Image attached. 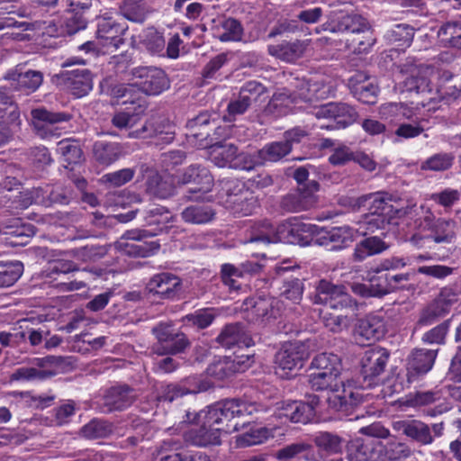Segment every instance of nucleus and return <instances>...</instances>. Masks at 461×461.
<instances>
[{
    "label": "nucleus",
    "instance_id": "29",
    "mask_svg": "<svg viewBox=\"0 0 461 461\" xmlns=\"http://www.w3.org/2000/svg\"><path fill=\"white\" fill-rule=\"evenodd\" d=\"M387 331L386 322L381 315L369 314L359 321L357 334L366 340H379Z\"/></svg>",
    "mask_w": 461,
    "mask_h": 461
},
{
    "label": "nucleus",
    "instance_id": "1",
    "mask_svg": "<svg viewBox=\"0 0 461 461\" xmlns=\"http://www.w3.org/2000/svg\"><path fill=\"white\" fill-rule=\"evenodd\" d=\"M263 408L256 403L239 399H227L215 402L199 412L187 411L185 422L192 423V427L184 432L186 442L194 446L206 447L208 445H219L222 432L230 433L238 430L237 424L232 429L226 424L237 417L252 415L262 411Z\"/></svg>",
    "mask_w": 461,
    "mask_h": 461
},
{
    "label": "nucleus",
    "instance_id": "41",
    "mask_svg": "<svg viewBox=\"0 0 461 461\" xmlns=\"http://www.w3.org/2000/svg\"><path fill=\"white\" fill-rule=\"evenodd\" d=\"M6 78L16 82V88L28 92L35 91L42 83L41 73L33 70H28L24 73H8Z\"/></svg>",
    "mask_w": 461,
    "mask_h": 461
},
{
    "label": "nucleus",
    "instance_id": "34",
    "mask_svg": "<svg viewBox=\"0 0 461 461\" xmlns=\"http://www.w3.org/2000/svg\"><path fill=\"white\" fill-rule=\"evenodd\" d=\"M131 104L132 106L126 107L114 113L112 119L113 126L121 130H131L142 120L145 111L143 105L140 104H136V103Z\"/></svg>",
    "mask_w": 461,
    "mask_h": 461
},
{
    "label": "nucleus",
    "instance_id": "35",
    "mask_svg": "<svg viewBox=\"0 0 461 461\" xmlns=\"http://www.w3.org/2000/svg\"><path fill=\"white\" fill-rule=\"evenodd\" d=\"M217 341L224 348H230L235 345L250 347L252 339L248 337L240 324L227 325L217 337Z\"/></svg>",
    "mask_w": 461,
    "mask_h": 461
},
{
    "label": "nucleus",
    "instance_id": "5",
    "mask_svg": "<svg viewBox=\"0 0 461 461\" xmlns=\"http://www.w3.org/2000/svg\"><path fill=\"white\" fill-rule=\"evenodd\" d=\"M173 215L163 206L156 205L146 212L145 221L148 226H157L149 230H132L125 232L120 240L116 242L118 249L132 257L146 258L153 255L158 249L157 242L138 243L141 240L158 235L167 230Z\"/></svg>",
    "mask_w": 461,
    "mask_h": 461
},
{
    "label": "nucleus",
    "instance_id": "55",
    "mask_svg": "<svg viewBox=\"0 0 461 461\" xmlns=\"http://www.w3.org/2000/svg\"><path fill=\"white\" fill-rule=\"evenodd\" d=\"M260 164H263V162L258 156V152L257 155L252 156L248 153H238L236 151L232 160L231 168L249 171L253 169L257 165Z\"/></svg>",
    "mask_w": 461,
    "mask_h": 461
},
{
    "label": "nucleus",
    "instance_id": "21",
    "mask_svg": "<svg viewBox=\"0 0 461 461\" xmlns=\"http://www.w3.org/2000/svg\"><path fill=\"white\" fill-rule=\"evenodd\" d=\"M153 333L158 339V344L154 346L153 350L158 355L176 354L188 345L185 336L175 333L171 325L160 323L153 328Z\"/></svg>",
    "mask_w": 461,
    "mask_h": 461
},
{
    "label": "nucleus",
    "instance_id": "8",
    "mask_svg": "<svg viewBox=\"0 0 461 461\" xmlns=\"http://www.w3.org/2000/svg\"><path fill=\"white\" fill-rule=\"evenodd\" d=\"M359 203L368 205L369 215L365 218L366 230L374 232L389 223L393 218L410 216L412 218L415 204L406 208L398 207L395 196L386 192H377L359 198Z\"/></svg>",
    "mask_w": 461,
    "mask_h": 461
},
{
    "label": "nucleus",
    "instance_id": "6",
    "mask_svg": "<svg viewBox=\"0 0 461 461\" xmlns=\"http://www.w3.org/2000/svg\"><path fill=\"white\" fill-rule=\"evenodd\" d=\"M131 83L116 85L111 90V95L122 99V104L136 103L140 91L150 95H158L169 87L166 73L158 68L140 67L131 72Z\"/></svg>",
    "mask_w": 461,
    "mask_h": 461
},
{
    "label": "nucleus",
    "instance_id": "37",
    "mask_svg": "<svg viewBox=\"0 0 461 461\" xmlns=\"http://www.w3.org/2000/svg\"><path fill=\"white\" fill-rule=\"evenodd\" d=\"M214 216L215 211L211 205L204 203L190 205L181 212L183 221L191 224L209 223Z\"/></svg>",
    "mask_w": 461,
    "mask_h": 461
},
{
    "label": "nucleus",
    "instance_id": "12",
    "mask_svg": "<svg viewBox=\"0 0 461 461\" xmlns=\"http://www.w3.org/2000/svg\"><path fill=\"white\" fill-rule=\"evenodd\" d=\"M312 301L317 304L329 305L333 310L354 311L356 308L353 299L344 286L333 285L325 279L316 284Z\"/></svg>",
    "mask_w": 461,
    "mask_h": 461
},
{
    "label": "nucleus",
    "instance_id": "45",
    "mask_svg": "<svg viewBox=\"0 0 461 461\" xmlns=\"http://www.w3.org/2000/svg\"><path fill=\"white\" fill-rule=\"evenodd\" d=\"M240 369L241 367L237 366L230 357H223L212 363L206 372L208 376L215 380H223Z\"/></svg>",
    "mask_w": 461,
    "mask_h": 461
},
{
    "label": "nucleus",
    "instance_id": "40",
    "mask_svg": "<svg viewBox=\"0 0 461 461\" xmlns=\"http://www.w3.org/2000/svg\"><path fill=\"white\" fill-rule=\"evenodd\" d=\"M272 437H274V429L253 426L249 430L237 436L236 442L239 447H249L262 444Z\"/></svg>",
    "mask_w": 461,
    "mask_h": 461
},
{
    "label": "nucleus",
    "instance_id": "38",
    "mask_svg": "<svg viewBox=\"0 0 461 461\" xmlns=\"http://www.w3.org/2000/svg\"><path fill=\"white\" fill-rule=\"evenodd\" d=\"M389 249L381 238L377 236L369 237L357 244L354 250V258L357 261H363L368 257L380 254Z\"/></svg>",
    "mask_w": 461,
    "mask_h": 461
},
{
    "label": "nucleus",
    "instance_id": "4",
    "mask_svg": "<svg viewBox=\"0 0 461 461\" xmlns=\"http://www.w3.org/2000/svg\"><path fill=\"white\" fill-rule=\"evenodd\" d=\"M320 227L305 223L297 218H291L274 227L268 221H263L252 228L249 242H284L306 246L315 244Z\"/></svg>",
    "mask_w": 461,
    "mask_h": 461
},
{
    "label": "nucleus",
    "instance_id": "48",
    "mask_svg": "<svg viewBox=\"0 0 461 461\" xmlns=\"http://www.w3.org/2000/svg\"><path fill=\"white\" fill-rule=\"evenodd\" d=\"M438 36L445 45L461 46V24L458 22L447 23L440 27Z\"/></svg>",
    "mask_w": 461,
    "mask_h": 461
},
{
    "label": "nucleus",
    "instance_id": "64",
    "mask_svg": "<svg viewBox=\"0 0 461 461\" xmlns=\"http://www.w3.org/2000/svg\"><path fill=\"white\" fill-rule=\"evenodd\" d=\"M384 453L385 459L399 460L408 457L411 455V449L404 443L390 440L386 446V449L384 448Z\"/></svg>",
    "mask_w": 461,
    "mask_h": 461
},
{
    "label": "nucleus",
    "instance_id": "2",
    "mask_svg": "<svg viewBox=\"0 0 461 461\" xmlns=\"http://www.w3.org/2000/svg\"><path fill=\"white\" fill-rule=\"evenodd\" d=\"M313 370L309 375V384L315 391L327 392V402L335 411L348 412L360 403L363 394L353 381L340 380L342 364L340 357L333 353H321L311 363Z\"/></svg>",
    "mask_w": 461,
    "mask_h": 461
},
{
    "label": "nucleus",
    "instance_id": "51",
    "mask_svg": "<svg viewBox=\"0 0 461 461\" xmlns=\"http://www.w3.org/2000/svg\"><path fill=\"white\" fill-rule=\"evenodd\" d=\"M158 461H185L186 449L177 443L165 441L158 454Z\"/></svg>",
    "mask_w": 461,
    "mask_h": 461
},
{
    "label": "nucleus",
    "instance_id": "28",
    "mask_svg": "<svg viewBox=\"0 0 461 461\" xmlns=\"http://www.w3.org/2000/svg\"><path fill=\"white\" fill-rule=\"evenodd\" d=\"M276 300L273 298L258 300L250 299L246 303V319L251 322L268 321L270 318H276V312L274 304Z\"/></svg>",
    "mask_w": 461,
    "mask_h": 461
},
{
    "label": "nucleus",
    "instance_id": "58",
    "mask_svg": "<svg viewBox=\"0 0 461 461\" xmlns=\"http://www.w3.org/2000/svg\"><path fill=\"white\" fill-rule=\"evenodd\" d=\"M311 450V446L305 443H294L279 449L276 456L279 460H289L300 454L305 453L304 457L309 459L308 454Z\"/></svg>",
    "mask_w": 461,
    "mask_h": 461
},
{
    "label": "nucleus",
    "instance_id": "42",
    "mask_svg": "<svg viewBox=\"0 0 461 461\" xmlns=\"http://www.w3.org/2000/svg\"><path fill=\"white\" fill-rule=\"evenodd\" d=\"M23 273V265L20 261H0V288L14 285Z\"/></svg>",
    "mask_w": 461,
    "mask_h": 461
},
{
    "label": "nucleus",
    "instance_id": "46",
    "mask_svg": "<svg viewBox=\"0 0 461 461\" xmlns=\"http://www.w3.org/2000/svg\"><path fill=\"white\" fill-rule=\"evenodd\" d=\"M381 114L396 122L412 120L416 115V109L404 104L391 103L382 106Z\"/></svg>",
    "mask_w": 461,
    "mask_h": 461
},
{
    "label": "nucleus",
    "instance_id": "59",
    "mask_svg": "<svg viewBox=\"0 0 461 461\" xmlns=\"http://www.w3.org/2000/svg\"><path fill=\"white\" fill-rule=\"evenodd\" d=\"M215 316L216 314L213 310L203 309L196 311L193 314L186 315L185 320L200 329H204L212 323Z\"/></svg>",
    "mask_w": 461,
    "mask_h": 461
},
{
    "label": "nucleus",
    "instance_id": "17",
    "mask_svg": "<svg viewBox=\"0 0 461 461\" xmlns=\"http://www.w3.org/2000/svg\"><path fill=\"white\" fill-rule=\"evenodd\" d=\"M366 231H359L350 226L343 225L332 228H320L316 245L330 247V249L339 250L350 246L359 235H366Z\"/></svg>",
    "mask_w": 461,
    "mask_h": 461
},
{
    "label": "nucleus",
    "instance_id": "47",
    "mask_svg": "<svg viewBox=\"0 0 461 461\" xmlns=\"http://www.w3.org/2000/svg\"><path fill=\"white\" fill-rule=\"evenodd\" d=\"M455 157L451 153H436L420 165L422 171L440 172L449 169L454 162Z\"/></svg>",
    "mask_w": 461,
    "mask_h": 461
},
{
    "label": "nucleus",
    "instance_id": "13",
    "mask_svg": "<svg viewBox=\"0 0 461 461\" xmlns=\"http://www.w3.org/2000/svg\"><path fill=\"white\" fill-rule=\"evenodd\" d=\"M389 357V352L380 347L371 348L365 351L360 362L363 377L362 388L373 387L380 383V376L384 372Z\"/></svg>",
    "mask_w": 461,
    "mask_h": 461
},
{
    "label": "nucleus",
    "instance_id": "15",
    "mask_svg": "<svg viewBox=\"0 0 461 461\" xmlns=\"http://www.w3.org/2000/svg\"><path fill=\"white\" fill-rule=\"evenodd\" d=\"M320 185L317 181H308L296 191L285 195L281 207L289 212H300L315 208L318 205L317 192Z\"/></svg>",
    "mask_w": 461,
    "mask_h": 461
},
{
    "label": "nucleus",
    "instance_id": "9",
    "mask_svg": "<svg viewBox=\"0 0 461 461\" xmlns=\"http://www.w3.org/2000/svg\"><path fill=\"white\" fill-rule=\"evenodd\" d=\"M309 357V350L301 341L285 343L276 352L275 363L276 374L282 378L294 376Z\"/></svg>",
    "mask_w": 461,
    "mask_h": 461
},
{
    "label": "nucleus",
    "instance_id": "31",
    "mask_svg": "<svg viewBox=\"0 0 461 461\" xmlns=\"http://www.w3.org/2000/svg\"><path fill=\"white\" fill-rule=\"evenodd\" d=\"M308 41H295L293 42H282L268 47L270 55L286 62H294L303 56L306 51Z\"/></svg>",
    "mask_w": 461,
    "mask_h": 461
},
{
    "label": "nucleus",
    "instance_id": "25",
    "mask_svg": "<svg viewBox=\"0 0 461 461\" xmlns=\"http://www.w3.org/2000/svg\"><path fill=\"white\" fill-rule=\"evenodd\" d=\"M212 176L209 170L200 165H192L181 175L176 176L177 184L185 185L194 183L199 185L198 188L190 190L192 194L197 192L203 194L208 193L212 188Z\"/></svg>",
    "mask_w": 461,
    "mask_h": 461
},
{
    "label": "nucleus",
    "instance_id": "18",
    "mask_svg": "<svg viewBox=\"0 0 461 461\" xmlns=\"http://www.w3.org/2000/svg\"><path fill=\"white\" fill-rule=\"evenodd\" d=\"M319 402L320 401L317 396L310 397L309 402L297 401L283 402L278 404L276 415L280 419L305 424L313 420Z\"/></svg>",
    "mask_w": 461,
    "mask_h": 461
},
{
    "label": "nucleus",
    "instance_id": "61",
    "mask_svg": "<svg viewBox=\"0 0 461 461\" xmlns=\"http://www.w3.org/2000/svg\"><path fill=\"white\" fill-rule=\"evenodd\" d=\"M340 27L345 31L359 33L364 32L369 29L368 23L366 19L358 14H348L342 18Z\"/></svg>",
    "mask_w": 461,
    "mask_h": 461
},
{
    "label": "nucleus",
    "instance_id": "23",
    "mask_svg": "<svg viewBox=\"0 0 461 461\" xmlns=\"http://www.w3.org/2000/svg\"><path fill=\"white\" fill-rule=\"evenodd\" d=\"M438 351L417 348L411 351L407 359V381L409 384L426 375L433 366Z\"/></svg>",
    "mask_w": 461,
    "mask_h": 461
},
{
    "label": "nucleus",
    "instance_id": "33",
    "mask_svg": "<svg viewBox=\"0 0 461 461\" xmlns=\"http://www.w3.org/2000/svg\"><path fill=\"white\" fill-rule=\"evenodd\" d=\"M134 399L132 391L127 386H115L107 391L104 404L107 411L122 410L131 404Z\"/></svg>",
    "mask_w": 461,
    "mask_h": 461
},
{
    "label": "nucleus",
    "instance_id": "11",
    "mask_svg": "<svg viewBox=\"0 0 461 461\" xmlns=\"http://www.w3.org/2000/svg\"><path fill=\"white\" fill-rule=\"evenodd\" d=\"M438 77L439 72L430 66H415L410 69L409 74L403 79L402 91L415 92L416 94L427 93L432 95L429 97V100H435L436 96H434L431 85L433 80ZM435 95H438L439 98L444 97L442 90L438 88H436Z\"/></svg>",
    "mask_w": 461,
    "mask_h": 461
},
{
    "label": "nucleus",
    "instance_id": "10",
    "mask_svg": "<svg viewBox=\"0 0 461 461\" xmlns=\"http://www.w3.org/2000/svg\"><path fill=\"white\" fill-rule=\"evenodd\" d=\"M62 358L47 356L35 358L32 366L17 368L11 375L14 381H43L59 373Z\"/></svg>",
    "mask_w": 461,
    "mask_h": 461
},
{
    "label": "nucleus",
    "instance_id": "44",
    "mask_svg": "<svg viewBox=\"0 0 461 461\" xmlns=\"http://www.w3.org/2000/svg\"><path fill=\"white\" fill-rule=\"evenodd\" d=\"M127 27L125 24H121L114 28V30H111L100 36L98 39V44L101 46L98 49V51L103 52H113L119 49V47L123 43L122 35L126 32Z\"/></svg>",
    "mask_w": 461,
    "mask_h": 461
},
{
    "label": "nucleus",
    "instance_id": "54",
    "mask_svg": "<svg viewBox=\"0 0 461 461\" xmlns=\"http://www.w3.org/2000/svg\"><path fill=\"white\" fill-rule=\"evenodd\" d=\"M57 151L69 164L77 163L82 157V150L78 144L68 139L62 140L58 143Z\"/></svg>",
    "mask_w": 461,
    "mask_h": 461
},
{
    "label": "nucleus",
    "instance_id": "27",
    "mask_svg": "<svg viewBox=\"0 0 461 461\" xmlns=\"http://www.w3.org/2000/svg\"><path fill=\"white\" fill-rule=\"evenodd\" d=\"M212 35L221 42L240 41L243 36V27L233 18L213 20Z\"/></svg>",
    "mask_w": 461,
    "mask_h": 461
},
{
    "label": "nucleus",
    "instance_id": "14",
    "mask_svg": "<svg viewBox=\"0 0 461 461\" xmlns=\"http://www.w3.org/2000/svg\"><path fill=\"white\" fill-rule=\"evenodd\" d=\"M312 113L317 119L331 120L328 124H320L319 128L327 130L342 129L352 124L357 118L356 110L343 103H328L313 108Z\"/></svg>",
    "mask_w": 461,
    "mask_h": 461
},
{
    "label": "nucleus",
    "instance_id": "56",
    "mask_svg": "<svg viewBox=\"0 0 461 461\" xmlns=\"http://www.w3.org/2000/svg\"><path fill=\"white\" fill-rule=\"evenodd\" d=\"M377 92V86L370 82L358 84L353 88L354 95L360 102L369 104L375 103Z\"/></svg>",
    "mask_w": 461,
    "mask_h": 461
},
{
    "label": "nucleus",
    "instance_id": "62",
    "mask_svg": "<svg viewBox=\"0 0 461 461\" xmlns=\"http://www.w3.org/2000/svg\"><path fill=\"white\" fill-rule=\"evenodd\" d=\"M424 131L420 122L414 121L413 122H402L400 123L398 128L394 131L395 137L399 140L402 139H412L418 137Z\"/></svg>",
    "mask_w": 461,
    "mask_h": 461
},
{
    "label": "nucleus",
    "instance_id": "3",
    "mask_svg": "<svg viewBox=\"0 0 461 461\" xmlns=\"http://www.w3.org/2000/svg\"><path fill=\"white\" fill-rule=\"evenodd\" d=\"M330 80L314 75L308 78L296 77L293 83L295 87L292 92L284 89L276 93L269 102L268 109L277 115H284L294 109H304L307 104L325 99L333 92Z\"/></svg>",
    "mask_w": 461,
    "mask_h": 461
},
{
    "label": "nucleus",
    "instance_id": "57",
    "mask_svg": "<svg viewBox=\"0 0 461 461\" xmlns=\"http://www.w3.org/2000/svg\"><path fill=\"white\" fill-rule=\"evenodd\" d=\"M460 192L456 189L445 188L440 192L434 193L430 199L440 206L450 208L460 199Z\"/></svg>",
    "mask_w": 461,
    "mask_h": 461
},
{
    "label": "nucleus",
    "instance_id": "39",
    "mask_svg": "<svg viewBox=\"0 0 461 461\" xmlns=\"http://www.w3.org/2000/svg\"><path fill=\"white\" fill-rule=\"evenodd\" d=\"M236 147L228 143H215L210 147L209 157L211 161L219 167H230Z\"/></svg>",
    "mask_w": 461,
    "mask_h": 461
},
{
    "label": "nucleus",
    "instance_id": "49",
    "mask_svg": "<svg viewBox=\"0 0 461 461\" xmlns=\"http://www.w3.org/2000/svg\"><path fill=\"white\" fill-rule=\"evenodd\" d=\"M94 156L102 165H111L119 157V149L114 143L96 142L94 146Z\"/></svg>",
    "mask_w": 461,
    "mask_h": 461
},
{
    "label": "nucleus",
    "instance_id": "26",
    "mask_svg": "<svg viewBox=\"0 0 461 461\" xmlns=\"http://www.w3.org/2000/svg\"><path fill=\"white\" fill-rule=\"evenodd\" d=\"M212 382L203 381L196 376L189 377L181 384L167 385L161 398L164 401L173 402L175 399L188 393H197L206 391L212 387Z\"/></svg>",
    "mask_w": 461,
    "mask_h": 461
},
{
    "label": "nucleus",
    "instance_id": "24",
    "mask_svg": "<svg viewBox=\"0 0 461 461\" xmlns=\"http://www.w3.org/2000/svg\"><path fill=\"white\" fill-rule=\"evenodd\" d=\"M180 286V278L167 272L154 275L147 285L149 292L158 295L161 299L174 298Z\"/></svg>",
    "mask_w": 461,
    "mask_h": 461
},
{
    "label": "nucleus",
    "instance_id": "7",
    "mask_svg": "<svg viewBox=\"0 0 461 461\" xmlns=\"http://www.w3.org/2000/svg\"><path fill=\"white\" fill-rule=\"evenodd\" d=\"M417 216L419 218L415 220V225L418 231L410 238L412 245L422 248L427 240H432L438 244H449L454 241L456 230L455 221L436 219L430 209L423 205H415L412 218Z\"/></svg>",
    "mask_w": 461,
    "mask_h": 461
},
{
    "label": "nucleus",
    "instance_id": "19",
    "mask_svg": "<svg viewBox=\"0 0 461 461\" xmlns=\"http://www.w3.org/2000/svg\"><path fill=\"white\" fill-rule=\"evenodd\" d=\"M349 461H384V445L373 438H357L348 445Z\"/></svg>",
    "mask_w": 461,
    "mask_h": 461
},
{
    "label": "nucleus",
    "instance_id": "30",
    "mask_svg": "<svg viewBox=\"0 0 461 461\" xmlns=\"http://www.w3.org/2000/svg\"><path fill=\"white\" fill-rule=\"evenodd\" d=\"M393 428L420 444L428 445L433 441L430 428L420 420L396 421Z\"/></svg>",
    "mask_w": 461,
    "mask_h": 461
},
{
    "label": "nucleus",
    "instance_id": "36",
    "mask_svg": "<svg viewBox=\"0 0 461 461\" xmlns=\"http://www.w3.org/2000/svg\"><path fill=\"white\" fill-rule=\"evenodd\" d=\"M175 183H176V176H162L154 174L149 177L147 188L150 194L165 199L174 194Z\"/></svg>",
    "mask_w": 461,
    "mask_h": 461
},
{
    "label": "nucleus",
    "instance_id": "53",
    "mask_svg": "<svg viewBox=\"0 0 461 461\" xmlns=\"http://www.w3.org/2000/svg\"><path fill=\"white\" fill-rule=\"evenodd\" d=\"M143 44L150 53L165 56V39L163 35L155 29L149 28L145 32Z\"/></svg>",
    "mask_w": 461,
    "mask_h": 461
},
{
    "label": "nucleus",
    "instance_id": "63",
    "mask_svg": "<svg viewBox=\"0 0 461 461\" xmlns=\"http://www.w3.org/2000/svg\"><path fill=\"white\" fill-rule=\"evenodd\" d=\"M355 151L345 145H340L332 150L329 161L333 166H344L353 161Z\"/></svg>",
    "mask_w": 461,
    "mask_h": 461
},
{
    "label": "nucleus",
    "instance_id": "52",
    "mask_svg": "<svg viewBox=\"0 0 461 461\" xmlns=\"http://www.w3.org/2000/svg\"><path fill=\"white\" fill-rule=\"evenodd\" d=\"M320 315L324 326L334 333H339L348 328L351 321L348 315H337L328 312H321Z\"/></svg>",
    "mask_w": 461,
    "mask_h": 461
},
{
    "label": "nucleus",
    "instance_id": "60",
    "mask_svg": "<svg viewBox=\"0 0 461 461\" xmlns=\"http://www.w3.org/2000/svg\"><path fill=\"white\" fill-rule=\"evenodd\" d=\"M316 445L331 453H338L342 449V442L341 439L335 435H332L328 432L321 433L315 438Z\"/></svg>",
    "mask_w": 461,
    "mask_h": 461
},
{
    "label": "nucleus",
    "instance_id": "22",
    "mask_svg": "<svg viewBox=\"0 0 461 461\" xmlns=\"http://www.w3.org/2000/svg\"><path fill=\"white\" fill-rule=\"evenodd\" d=\"M32 123L36 131L42 139L59 135L56 123L67 122L70 116L64 113H51L46 109H34L32 111Z\"/></svg>",
    "mask_w": 461,
    "mask_h": 461
},
{
    "label": "nucleus",
    "instance_id": "20",
    "mask_svg": "<svg viewBox=\"0 0 461 461\" xmlns=\"http://www.w3.org/2000/svg\"><path fill=\"white\" fill-rule=\"evenodd\" d=\"M456 302V293L452 288H443L438 296L421 312L417 326L432 324L438 318L446 315Z\"/></svg>",
    "mask_w": 461,
    "mask_h": 461
},
{
    "label": "nucleus",
    "instance_id": "32",
    "mask_svg": "<svg viewBox=\"0 0 461 461\" xmlns=\"http://www.w3.org/2000/svg\"><path fill=\"white\" fill-rule=\"evenodd\" d=\"M67 86L76 97H82L89 93L93 87L90 72L86 68H76L67 74Z\"/></svg>",
    "mask_w": 461,
    "mask_h": 461
},
{
    "label": "nucleus",
    "instance_id": "50",
    "mask_svg": "<svg viewBox=\"0 0 461 461\" xmlns=\"http://www.w3.org/2000/svg\"><path fill=\"white\" fill-rule=\"evenodd\" d=\"M113 432L112 425L104 420H93L86 424L81 433L83 437L89 439H97L109 436Z\"/></svg>",
    "mask_w": 461,
    "mask_h": 461
},
{
    "label": "nucleus",
    "instance_id": "16",
    "mask_svg": "<svg viewBox=\"0 0 461 461\" xmlns=\"http://www.w3.org/2000/svg\"><path fill=\"white\" fill-rule=\"evenodd\" d=\"M223 188L230 196L231 211L238 216H248L254 212L258 205V199L249 190L244 189L243 183L228 179L223 182Z\"/></svg>",
    "mask_w": 461,
    "mask_h": 461
},
{
    "label": "nucleus",
    "instance_id": "43",
    "mask_svg": "<svg viewBox=\"0 0 461 461\" xmlns=\"http://www.w3.org/2000/svg\"><path fill=\"white\" fill-rule=\"evenodd\" d=\"M291 151V144L281 141H274L265 145L258 150V156L263 163L277 162L288 155Z\"/></svg>",
    "mask_w": 461,
    "mask_h": 461
}]
</instances>
